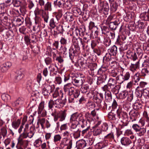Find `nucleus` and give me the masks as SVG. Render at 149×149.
Listing matches in <instances>:
<instances>
[{"label":"nucleus","mask_w":149,"mask_h":149,"mask_svg":"<svg viewBox=\"0 0 149 149\" xmlns=\"http://www.w3.org/2000/svg\"><path fill=\"white\" fill-rule=\"evenodd\" d=\"M60 42L62 45H66L68 44L67 39L64 37H62Z\"/></svg>","instance_id":"nucleus-50"},{"label":"nucleus","mask_w":149,"mask_h":149,"mask_svg":"<svg viewBox=\"0 0 149 149\" xmlns=\"http://www.w3.org/2000/svg\"><path fill=\"white\" fill-rule=\"evenodd\" d=\"M35 132V128L31 126L30 128V131L29 132H27L28 134V137L29 138H31L34 135Z\"/></svg>","instance_id":"nucleus-32"},{"label":"nucleus","mask_w":149,"mask_h":149,"mask_svg":"<svg viewBox=\"0 0 149 149\" xmlns=\"http://www.w3.org/2000/svg\"><path fill=\"white\" fill-rule=\"evenodd\" d=\"M11 65V63L10 62H7L1 65V70L3 72H6Z\"/></svg>","instance_id":"nucleus-20"},{"label":"nucleus","mask_w":149,"mask_h":149,"mask_svg":"<svg viewBox=\"0 0 149 149\" xmlns=\"http://www.w3.org/2000/svg\"><path fill=\"white\" fill-rule=\"evenodd\" d=\"M143 89L139 86H138L137 87L136 89L135 94L136 96L137 97H141L143 95Z\"/></svg>","instance_id":"nucleus-29"},{"label":"nucleus","mask_w":149,"mask_h":149,"mask_svg":"<svg viewBox=\"0 0 149 149\" xmlns=\"http://www.w3.org/2000/svg\"><path fill=\"white\" fill-rule=\"evenodd\" d=\"M48 13L45 12H42V17L43 18L45 22L47 23L48 22V19L49 18Z\"/></svg>","instance_id":"nucleus-44"},{"label":"nucleus","mask_w":149,"mask_h":149,"mask_svg":"<svg viewBox=\"0 0 149 149\" xmlns=\"http://www.w3.org/2000/svg\"><path fill=\"white\" fill-rule=\"evenodd\" d=\"M5 6L4 4H0V14L2 15H3L5 12Z\"/></svg>","instance_id":"nucleus-54"},{"label":"nucleus","mask_w":149,"mask_h":149,"mask_svg":"<svg viewBox=\"0 0 149 149\" xmlns=\"http://www.w3.org/2000/svg\"><path fill=\"white\" fill-rule=\"evenodd\" d=\"M140 16L142 19L145 21H149V8L147 12L141 13Z\"/></svg>","instance_id":"nucleus-23"},{"label":"nucleus","mask_w":149,"mask_h":149,"mask_svg":"<svg viewBox=\"0 0 149 149\" xmlns=\"http://www.w3.org/2000/svg\"><path fill=\"white\" fill-rule=\"evenodd\" d=\"M85 80L84 76L80 73L75 76V78L73 79L72 83L74 86L79 87L83 85Z\"/></svg>","instance_id":"nucleus-2"},{"label":"nucleus","mask_w":149,"mask_h":149,"mask_svg":"<svg viewBox=\"0 0 149 149\" xmlns=\"http://www.w3.org/2000/svg\"><path fill=\"white\" fill-rule=\"evenodd\" d=\"M54 101L53 99H51L49 101L48 103V107L49 109H52L53 107V106H55Z\"/></svg>","instance_id":"nucleus-49"},{"label":"nucleus","mask_w":149,"mask_h":149,"mask_svg":"<svg viewBox=\"0 0 149 149\" xmlns=\"http://www.w3.org/2000/svg\"><path fill=\"white\" fill-rule=\"evenodd\" d=\"M12 3L14 6L18 7L20 5V2L18 0H12Z\"/></svg>","instance_id":"nucleus-58"},{"label":"nucleus","mask_w":149,"mask_h":149,"mask_svg":"<svg viewBox=\"0 0 149 149\" xmlns=\"http://www.w3.org/2000/svg\"><path fill=\"white\" fill-rule=\"evenodd\" d=\"M59 45V42L58 41H55L52 44V46L54 47L52 49L55 51L56 52H57V50H56V49L58 48Z\"/></svg>","instance_id":"nucleus-48"},{"label":"nucleus","mask_w":149,"mask_h":149,"mask_svg":"<svg viewBox=\"0 0 149 149\" xmlns=\"http://www.w3.org/2000/svg\"><path fill=\"white\" fill-rule=\"evenodd\" d=\"M99 44V42L96 40H93L91 41V47L93 49H94V48L97 46V45Z\"/></svg>","instance_id":"nucleus-61"},{"label":"nucleus","mask_w":149,"mask_h":149,"mask_svg":"<svg viewBox=\"0 0 149 149\" xmlns=\"http://www.w3.org/2000/svg\"><path fill=\"white\" fill-rule=\"evenodd\" d=\"M17 141L18 142L16 146L26 148L28 145L29 141L28 140L18 138Z\"/></svg>","instance_id":"nucleus-8"},{"label":"nucleus","mask_w":149,"mask_h":149,"mask_svg":"<svg viewBox=\"0 0 149 149\" xmlns=\"http://www.w3.org/2000/svg\"><path fill=\"white\" fill-rule=\"evenodd\" d=\"M42 141L41 138H39L35 141L33 143V145L35 147H38L40 146Z\"/></svg>","instance_id":"nucleus-40"},{"label":"nucleus","mask_w":149,"mask_h":149,"mask_svg":"<svg viewBox=\"0 0 149 149\" xmlns=\"http://www.w3.org/2000/svg\"><path fill=\"white\" fill-rule=\"evenodd\" d=\"M64 3L63 7L67 9H70L71 8L72 4L70 0H66L65 1L64 0Z\"/></svg>","instance_id":"nucleus-36"},{"label":"nucleus","mask_w":149,"mask_h":149,"mask_svg":"<svg viewBox=\"0 0 149 149\" xmlns=\"http://www.w3.org/2000/svg\"><path fill=\"white\" fill-rule=\"evenodd\" d=\"M28 136L27 132L23 131V132L20 134L18 138L22 139H25L28 137Z\"/></svg>","instance_id":"nucleus-45"},{"label":"nucleus","mask_w":149,"mask_h":149,"mask_svg":"<svg viewBox=\"0 0 149 149\" xmlns=\"http://www.w3.org/2000/svg\"><path fill=\"white\" fill-rule=\"evenodd\" d=\"M49 25L52 28H54L56 26L55 22H54V19H51L49 22Z\"/></svg>","instance_id":"nucleus-64"},{"label":"nucleus","mask_w":149,"mask_h":149,"mask_svg":"<svg viewBox=\"0 0 149 149\" xmlns=\"http://www.w3.org/2000/svg\"><path fill=\"white\" fill-rule=\"evenodd\" d=\"M60 145L61 146L63 147L67 146L66 149H71L72 146V140L69 139L67 137L64 138L61 141Z\"/></svg>","instance_id":"nucleus-5"},{"label":"nucleus","mask_w":149,"mask_h":149,"mask_svg":"<svg viewBox=\"0 0 149 149\" xmlns=\"http://www.w3.org/2000/svg\"><path fill=\"white\" fill-rule=\"evenodd\" d=\"M23 103V99L22 98H18L16 101L12 104L13 106H17L19 105H21Z\"/></svg>","instance_id":"nucleus-35"},{"label":"nucleus","mask_w":149,"mask_h":149,"mask_svg":"<svg viewBox=\"0 0 149 149\" xmlns=\"http://www.w3.org/2000/svg\"><path fill=\"white\" fill-rule=\"evenodd\" d=\"M74 42L73 45L74 47V48L76 49L77 50L80 49V47L79 45V43H81V45H82L83 47H85V44L83 42L82 39L79 37L74 39Z\"/></svg>","instance_id":"nucleus-9"},{"label":"nucleus","mask_w":149,"mask_h":149,"mask_svg":"<svg viewBox=\"0 0 149 149\" xmlns=\"http://www.w3.org/2000/svg\"><path fill=\"white\" fill-rule=\"evenodd\" d=\"M21 123V120L17 119V120L13 121L12 123V126L16 130L19 127Z\"/></svg>","instance_id":"nucleus-26"},{"label":"nucleus","mask_w":149,"mask_h":149,"mask_svg":"<svg viewBox=\"0 0 149 149\" xmlns=\"http://www.w3.org/2000/svg\"><path fill=\"white\" fill-rule=\"evenodd\" d=\"M40 36V39L41 38L42 40L45 39V37L47 36V31L45 29L41 30Z\"/></svg>","instance_id":"nucleus-39"},{"label":"nucleus","mask_w":149,"mask_h":149,"mask_svg":"<svg viewBox=\"0 0 149 149\" xmlns=\"http://www.w3.org/2000/svg\"><path fill=\"white\" fill-rule=\"evenodd\" d=\"M62 139L61 136L59 134L55 135L54 137L53 141L55 143L60 141Z\"/></svg>","instance_id":"nucleus-41"},{"label":"nucleus","mask_w":149,"mask_h":149,"mask_svg":"<svg viewBox=\"0 0 149 149\" xmlns=\"http://www.w3.org/2000/svg\"><path fill=\"white\" fill-rule=\"evenodd\" d=\"M79 50H77L76 49H69V57L72 62L74 63L77 60L78 52Z\"/></svg>","instance_id":"nucleus-6"},{"label":"nucleus","mask_w":149,"mask_h":149,"mask_svg":"<svg viewBox=\"0 0 149 149\" xmlns=\"http://www.w3.org/2000/svg\"><path fill=\"white\" fill-rule=\"evenodd\" d=\"M55 107V108H60L63 107L65 103L63 100L61 99H58L54 100Z\"/></svg>","instance_id":"nucleus-13"},{"label":"nucleus","mask_w":149,"mask_h":149,"mask_svg":"<svg viewBox=\"0 0 149 149\" xmlns=\"http://www.w3.org/2000/svg\"><path fill=\"white\" fill-rule=\"evenodd\" d=\"M143 65L145 66V67L147 70L149 72V61L148 60H145L143 63Z\"/></svg>","instance_id":"nucleus-59"},{"label":"nucleus","mask_w":149,"mask_h":149,"mask_svg":"<svg viewBox=\"0 0 149 149\" xmlns=\"http://www.w3.org/2000/svg\"><path fill=\"white\" fill-rule=\"evenodd\" d=\"M79 114L77 113H75L72 114L70 117V121L71 122L73 121H77V119L78 116Z\"/></svg>","instance_id":"nucleus-47"},{"label":"nucleus","mask_w":149,"mask_h":149,"mask_svg":"<svg viewBox=\"0 0 149 149\" xmlns=\"http://www.w3.org/2000/svg\"><path fill=\"white\" fill-rule=\"evenodd\" d=\"M40 18L37 16H36L35 18V22L36 25L34 26L33 28V30L35 31H38L39 30V25L38 24L40 22Z\"/></svg>","instance_id":"nucleus-19"},{"label":"nucleus","mask_w":149,"mask_h":149,"mask_svg":"<svg viewBox=\"0 0 149 149\" xmlns=\"http://www.w3.org/2000/svg\"><path fill=\"white\" fill-rule=\"evenodd\" d=\"M146 132V128L143 127H140L139 130L136 133L138 135L141 136H143Z\"/></svg>","instance_id":"nucleus-33"},{"label":"nucleus","mask_w":149,"mask_h":149,"mask_svg":"<svg viewBox=\"0 0 149 149\" xmlns=\"http://www.w3.org/2000/svg\"><path fill=\"white\" fill-rule=\"evenodd\" d=\"M80 89L82 93H85L88 92L87 94H89V88L88 85L84 84L81 86Z\"/></svg>","instance_id":"nucleus-25"},{"label":"nucleus","mask_w":149,"mask_h":149,"mask_svg":"<svg viewBox=\"0 0 149 149\" xmlns=\"http://www.w3.org/2000/svg\"><path fill=\"white\" fill-rule=\"evenodd\" d=\"M149 73L146 68H144L142 69L141 72V75L143 76H146Z\"/></svg>","instance_id":"nucleus-57"},{"label":"nucleus","mask_w":149,"mask_h":149,"mask_svg":"<svg viewBox=\"0 0 149 149\" xmlns=\"http://www.w3.org/2000/svg\"><path fill=\"white\" fill-rule=\"evenodd\" d=\"M141 79V77L139 73H137L133 77V80L135 83L134 84H136Z\"/></svg>","instance_id":"nucleus-38"},{"label":"nucleus","mask_w":149,"mask_h":149,"mask_svg":"<svg viewBox=\"0 0 149 149\" xmlns=\"http://www.w3.org/2000/svg\"><path fill=\"white\" fill-rule=\"evenodd\" d=\"M143 95L146 98H149V90L146 89L143 90Z\"/></svg>","instance_id":"nucleus-53"},{"label":"nucleus","mask_w":149,"mask_h":149,"mask_svg":"<svg viewBox=\"0 0 149 149\" xmlns=\"http://www.w3.org/2000/svg\"><path fill=\"white\" fill-rule=\"evenodd\" d=\"M64 16L65 19L69 21H72L74 19L73 15L69 12L66 13L64 15Z\"/></svg>","instance_id":"nucleus-24"},{"label":"nucleus","mask_w":149,"mask_h":149,"mask_svg":"<svg viewBox=\"0 0 149 149\" xmlns=\"http://www.w3.org/2000/svg\"><path fill=\"white\" fill-rule=\"evenodd\" d=\"M77 122L81 125L82 128L85 127L86 126L87 121L84 119V117L81 114H79Z\"/></svg>","instance_id":"nucleus-10"},{"label":"nucleus","mask_w":149,"mask_h":149,"mask_svg":"<svg viewBox=\"0 0 149 149\" xmlns=\"http://www.w3.org/2000/svg\"><path fill=\"white\" fill-rule=\"evenodd\" d=\"M93 135L94 136H99L102 133L101 129L98 127H93Z\"/></svg>","instance_id":"nucleus-28"},{"label":"nucleus","mask_w":149,"mask_h":149,"mask_svg":"<svg viewBox=\"0 0 149 149\" xmlns=\"http://www.w3.org/2000/svg\"><path fill=\"white\" fill-rule=\"evenodd\" d=\"M2 98L4 101H6L10 99V96L7 94H3L1 96Z\"/></svg>","instance_id":"nucleus-56"},{"label":"nucleus","mask_w":149,"mask_h":149,"mask_svg":"<svg viewBox=\"0 0 149 149\" xmlns=\"http://www.w3.org/2000/svg\"><path fill=\"white\" fill-rule=\"evenodd\" d=\"M44 9L45 11H51L52 10L51 2L47 1L44 6Z\"/></svg>","instance_id":"nucleus-37"},{"label":"nucleus","mask_w":149,"mask_h":149,"mask_svg":"<svg viewBox=\"0 0 149 149\" xmlns=\"http://www.w3.org/2000/svg\"><path fill=\"white\" fill-rule=\"evenodd\" d=\"M120 141L122 144L125 146L129 145L131 143V141L130 139L126 137L122 138Z\"/></svg>","instance_id":"nucleus-16"},{"label":"nucleus","mask_w":149,"mask_h":149,"mask_svg":"<svg viewBox=\"0 0 149 149\" xmlns=\"http://www.w3.org/2000/svg\"><path fill=\"white\" fill-rule=\"evenodd\" d=\"M116 84H117L116 82V83L115 84L114 81H112V87H113V88L112 89V92H113V94H114L115 95L118 93L119 90L120 88L119 84H118V85H115Z\"/></svg>","instance_id":"nucleus-17"},{"label":"nucleus","mask_w":149,"mask_h":149,"mask_svg":"<svg viewBox=\"0 0 149 149\" xmlns=\"http://www.w3.org/2000/svg\"><path fill=\"white\" fill-rule=\"evenodd\" d=\"M94 104L93 102L88 101L86 104V106L87 108L89 109H91L93 107Z\"/></svg>","instance_id":"nucleus-51"},{"label":"nucleus","mask_w":149,"mask_h":149,"mask_svg":"<svg viewBox=\"0 0 149 149\" xmlns=\"http://www.w3.org/2000/svg\"><path fill=\"white\" fill-rule=\"evenodd\" d=\"M70 84H68L65 85L64 87V91L67 93L69 95L72 96L75 98H77L80 94L79 91L75 89Z\"/></svg>","instance_id":"nucleus-1"},{"label":"nucleus","mask_w":149,"mask_h":149,"mask_svg":"<svg viewBox=\"0 0 149 149\" xmlns=\"http://www.w3.org/2000/svg\"><path fill=\"white\" fill-rule=\"evenodd\" d=\"M103 99V95L102 93H98L96 95L93 96V101L95 103L100 104L102 101V100Z\"/></svg>","instance_id":"nucleus-11"},{"label":"nucleus","mask_w":149,"mask_h":149,"mask_svg":"<svg viewBox=\"0 0 149 149\" xmlns=\"http://www.w3.org/2000/svg\"><path fill=\"white\" fill-rule=\"evenodd\" d=\"M127 96V100L129 102H131L133 99V92L130 91L128 93Z\"/></svg>","instance_id":"nucleus-52"},{"label":"nucleus","mask_w":149,"mask_h":149,"mask_svg":"<svg viewBox=\"0 0 149 149\" xmlns=\"http://www.w3.org/2000/svg\"><path fill=\"white\" fill-rule=\"evenodd\" d=\"M111 80V79L110 78L109 80L108 84L107 85H105L103 87L104 90H107L105 93V98L109 101V102H110L112 100L111 94L112 88L111 87V84L109 83Z\"/></svg>","instance_id":"nucleus-3"},{"label":"nucleus","mask_w":149,"mask_h":149,"mask_svg":"<svg viewBox=\"0 0 149 149\" xmlns=\"http://www.w3.org/2000/svg\"><path fill=\"white\" fill-rule=\"evenodd\" d=\"M106 6L105 5L104 2L102 1L100 4V7L99 8V11L100 12H103L104 13L106 14L108 9L106 8Z\"/></svg>","instance_id":"nucleus-22"},{"label":"nucleus","mask_w":149,"mask_h":149,"mask_svg":"<svg viewBox=\"0 0 149 149\" xmlns=\"http://www.w3.org/2000/svg\"><path fill=\"white\" fill-rule=\"evenodd\" d=\"M119 64L116 61H112V81H114L115 84L116 83V80H118V78L117 77V73L118 72V68H119Z\"/></svg>","instance_id":"nucleus-4"},{"label":"nucleus","mask_w":149,"mask_h":149,"mask_svg":"<svg viewBox=\"0 0 149 149\" xmlns=\"http://www.w3.org/2000/svg\"><path fill=\"white\" fill-rule=\"evenodd\" d=\"M1 132L3 137L5 136L7 133V131L6 128L5 127L1 128Z\"/></svg>","instance_id":"nucleus-63"},{"label":"nucleus","mask_w":149,"mask_h":149,"mask_svg":"<svg viewBox=\"0 0 149 149\" xmlns=\"http://www.w3.org/2000/svg\"><path fill=\"white\" fill-rule=\"evenodd\" d=\"M64 0H56L54 2L55 6L59 8H63Z\"/></svg>","instance_id":"nucleus-30"},{"label":"nucleus","mask_w":149,"mask_h":149,"mask_svg":"<svg viewBox=\"0 0 149 149\" xmlns=\"http://www.w3.org/2000/svg\"><path fill=\"white\" fill-rule=\"evenodd\" d=\"M87 145V143L84 140H81L79 141L78 142V147L77 148L79 149H82L86 147Z\"/></svg>","instance_id":"nucleus-27"},{"label":"nucleus","mask_w":149,"mask_h":149,"mask_svg":"<svg viewBox=\"0 0 149 149\" xmlns=\"http://www.w3.org/2000/svg\"><path fill=\"white\" fill-rule=\"evenodd\" d=\"M66 116V113L65 111H60L57 113V120L59 118V121H63L65 120Z\"/></svg>","instance_id":"nucleus-12"},{"label":"nucleus","mask_w":149,"mask_h":149,"mask_svg":"<svg viewBox=\"0 0 149 149\" xmlns=\"http://www.w3.org/2000/svg\"><path fill=\"white\" fill-rule=\"evenodd\" d=\"M108 127V125L106 123H103L101 126V130L103 131H106Z\"/></svg>","instance_id":"nucleus-62"},{"label":"nucleus","mask_w":149,"mask_h":149,"mask_svg":"<svg viewBox=\"0 0 149 149\" xmlns=\"http://www.w3.org/2000/svg\"><path fill=\"white\" fill-rule=\"evenodd\" d=\"M139 61L136 62L135 64H131L130 66V70L132 72H134L139 68Z\"/></svg>","instance_id":"nucleus-31"},{"label":"nucleus","mask_w":149,"mask_h":149,"mask_svg":"<svg viewBox=\"0 0 149 149\" xmlns=\"http://www.w3.org/2000/svg\"><path fill=\"white\" fill-rule=\"evenodd\" d=\"M46 121L45 119L44 118H40L38 120V123L41 125L42 128L43 129L45 128L44 124L45 123Z\"/></svg>","instance_id":"nucleus-42"},{"label":"nucleus","mask_w":149,"mask_h":149,"mask_svg":"<svg viewBox=\"0 0 149 149\" xmlns=\"http://www.w3.org/2000/svg\"><path fill=\"white\" fill-rule=\"evenodd\" d=\"M122 75L123 76V79L124 80L123 81L128 80L130 77V74L129 72H127Z\"/></svg>","instance_id":"nucleus-46"},{"label":"nucleus","mask_w":149,"mask_h":149,"mask_svg":"<svg viewBox=\"0 0 149 149\" xmlns=\"http://www.w3.org/2000/svg\"><path fill=\"white\" fill-rule=\"evenodd\" d=\"M53 90L54 88L52 86L45 84L42 89V93L44 95H48L52 93Z\"/></svg>","instance_id":"nucleus-7"},{"label":"nucleus","mask_w":149,"mask_h":149,"mask_svg":"<svg viewBox=\"0 0 149 149\" xmlns=\"http://www.w3.org/2000/svg\"><path fill=\"white\" fill-rule=\"evenodd\" d=\"M44 108V101L41 102L39 104L38 107V114H41L42 111H43Z\"/></svg>","instance_id":"nucleus-34"},{"label":"nucleus","mask_w":149,"mask_h":149,"mask_svg":"<svg viewBox=\"0 0 149 149\" xmlns=\"http://www.w3.org/2000/svg\"><path fill=\"white\" fill-rule=\"evenodd\" d=\"M90 126H89L85 130H83L81 132V135L85 137V135H86L88 132L89 131V130L90 129Z\"/></svg>","instance_id":"nucleus-60"},{"label":"nucleus","mask_w":149,"mask_h":149,"mask_svg":"<svg viewBox=\"0 0 149 149\" xmlns=\"http://www.w3.org/2000/svg\"><path fill=\"white\" fill-rule=\"evenodd\" d=\"M107 76L105 74L101 75L97 78V84H99L104 82Z\"/></svg>","instance_id":"nucleus-21"},{"label":"nucleus","mask_w":149,"mask_h":149,"mask_svg":"<svg viewBox=\"0 0 149 149\" xmlns=\"http://www.w3.org/2000/svg\"><path fill=\"white\" fill-rule=\"evenodd\" d=\"M130 118L131 120L133 122L136 120L137 118V116L138 115V113L137 111L134 110H132L130 113Z\"/></svg>","instance_id":"nucleus-18"},{"label":"nucleus","mask_w":149,"mask_h":149,"mask_svg":"<svg viewBox=\"0 0 149 149\" xmlns=\"http://www.w3.org/2000/svg\"><path fill=\"white\" fill-rule=\"evenodd\" d=\"M15 19V21L17 23V24L19 26L21 25L24 21V19L22 17L21 19L17 18Z\"/></svg>","instance_id":"nucleus-55"},{"label":"nucleus","mask_w":149,"mask_h":149,"mask_svg":"<svg viewBox=\"0 0 149 149\" xmlns=\"http://www.w3.org/2000/svg\"><path fill=\"white\" fill-rule=\"evenodd\" d=\"M128 92L126 91H124L119 93V98L120 99H124L127 96Z\"/></svg>","instance_id":"nucleus-43"},{"label":"nucleus","mask_w":149,"mask_h":149,"mask_svg":"<svg viewBox=\"0 0 149 149\" xmlns=\"http://www.w3.org/2000/svg\"><path fill=\"white\" fill-rule=\"evenodd\" d=\"M49 69H50V74L53 73L52 75H55L57 73L58 67L55 64H52L50 65L49 67Z\"/></svg>","instance_id":"nucleus-14"},{"label":"nucleus","mask_w":149,"mask_h":149,"mask_svg":"<svg viewBox=\"0 0 149 149\" xmlns=\"http://www.w3.org/2000/svg\"><path fill=\"white\" fill-rule=\"evenodd\" d=\"M126 54L127 58L132 59L134 61L136 60L137 58L136 54L135 53H133L130 50H128L126 52Z\"/></svg>","instance_id":"nucleus-15"}]
</instances>
